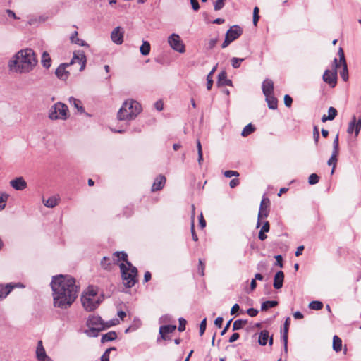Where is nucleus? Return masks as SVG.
Instances as JSON below:
<instances>
[{
	"label": "nucleus",
	"instance_id": "nucleus-1",
	"mask_svg": "<svg viewBox=\"0 0 361 361\" xmlns=\"http://www.w3.org/2000/svg\"><path fill=\"white\" fill-rule=\"evenodd\" d=\"M51 287L55 307L68 309L78 297L79 288L75 285V279L71 276L61 274L53 276Z\"/></svg>",
	"mask_w": 361,
	"mask_h": 361
},
{
	"label": "nucleus",
	"instance_id": "nucleus-2",
	"mask_svg": "<svg viewBox=\"0 0 361 361\" xmlns=\"http://www.w3.org/2000/svg\"><path fill=\"white\" fill-rule=\"evenodd\" d=\"M37 63L35 52L31 49L19 51L9 61L11 70L20 73H27L33 70Z\"/></svg>",
	"mask_w": 361,
	"mask_h": 361
},
{
	"label": "nucleus",
	"instance_id": "nucleus-3",
	"mask_svg": "<svg viewBox=\"0 0 361 361\" xmlns=\"http://www.w3.org/2000/svg\"><path fill=\"white\" fill-rule=\"evenodd\" d=\"M142 111L140 103L133 99H128L123 103L117 114L120 121L134 120Z\"/></svg>",
	"mask_w": 361,
	"mask_h": 361
},
{
	"label": "nucleus",
	"instance_id": "nucleus-4",
	"mask_svg": "<svg viewBox=\"0 0 361 361\" xmlns=\"http://www.w3.org/2000/svg\"><path fill=\"white\" fill-rule=\"evenodd\" d=\"M102 301V296L98 295L97 288L89 286L81 297V302L86 311L91 312L98 307Z\"/></svg>",
	"mask_w": 361,
	"mask_h": 361
},
{
	"label": "nucleus",
	"instance_id": "nucleus-5",
	"mask_svg": "<svg viewBox=\"0 0 361 361\" xmlns=\"http://www.w3.org/2000/svg\"><path fill=\"white\" fill-rule=\"evenodd\" d=\"M114 324L115 323L113 322L104 323L99 316L90 315L87 320V326L89 327V329L85 331V334L90 337H96L99 331Z\"/></svg>",
	"mask_w": 361,
	"mask_h": 361
},
{
	"label": "nucleus",
	"instance_id": "nucleus-6",
	"mask_svg": "<svg viewBox=\"0 0 361 361\" xmlns=\"http://www.w3.org/2000/svg\"><path fill=\"white\" fill-rule=\"evenodd\" d=\"M121 277L124 284L128 288H131L137 283V269L130 262L127 264L121 263L119 264Z\"/></svg>",
	"mask_w": 361,
	"mask_h": 361
},
{
	"label": "nucleus",
	"instance_id": "nucleus-7",
	"mask_svg": "<svg viewBox=\"0 0 361 361\" xmlns=\"http://www.w3.org/2000/svg\"><path fill=\"white\" fill-rule=\"evenodd\" d=\"M68 106L61 102H56L49 110L48 117L51 120H66L68 118Z\"/></svg>",
	"mask_w": 361,
	"mask_h": 361
},
{
	"label": "nucleus",
	"instance_id": "nucleus-8",
	"mask_svg": "<svg viewBox=\"0 0 361 361\" xmlns=\"http://www.w3.org/2000/svg\"><path fill=\"white\" fill-rule=\"evenodd\" d=\"M168 43L175 51L183 53L185 51V45L183 44L178 35L173 33L168 37Z\"/></svg>",
	"mask_w": 361,
	"mask_h": 361
},
{
	"label": "nucleus",
	"instance_id": "nucleus-9",
	"mask_svg": "<svg viewBox=\"0 0 361 361\" xmlns=\"http://www.w3.org/2000/svg\"><path fill=\"white\" fill-rule=\"evenodd\" d=\"M322 78L326 83L329 84L331 87H334L337 83V71L336 69L332 71L326 70Z\"/></svg>",
	"mask_w": 361,
	"mask_h": 361
},
{
	"label": "nucleus",
	"instance_id": "nucleus-10",
	"mask_svg": "<svg viewBox=\"0 0 361 361\" xmlns=\"http://www.w3.org/2000/svg\"><path fill=\"white\" fill-rule=\"evenodd\" d=\"M269 200L268 198H263L261 201L259 210V219H265L268 216L269 213Z\"/></svg>",
	"mask_w": 361,
	"mask_h": 361
},
{
	"label": "nucleus",
	"instance_id": "nucleus-11",
	"mask_svg": "<svg viewBox=\"0 0 361 361\" xmlns=\"http://www.w3.org/2000/svg\"><path fill=\"white\" fill-rule=\"evenodd\" d=\"M361 129V119L357 121L356 117L354 116L349 123L347 132L349 134L355 132V136H357Z\"/></svg>",
	"mask_w": 361,
	"mask_h": 361
},
{
	"label": "nucleus",
	"instance_id": "nucleus-12",
	"mask_svg": "<svg viewBox=\"0 0 361 361\" xmlns=\"http://www.w3.org/2000/svg\"><path fill=\"white\" fill-rule=\"evenodd\" d=\"M243 33V29L238 25H233L226 32V36L232 42L238 39Z\"/></svg>",
	"mask_w": 361,
	"mask_h": 361
},
{
	"label": "nucleus",
	"instance_id": "nucleus-13",
	"mask_svg": "<svg viewBox=\"0 0 361 361\" xmlns=\"http://www.w3.org/2000/svg\"><path fill=\"white\" fill-rule=\"evenodd\" d=\"M76 62L81 65L80 71H82L85 68L86 64V56L83 51H78L77 52H74L73 57L71 61V64L75 63Z\"/></svg>",
	"mask_w": 361,
	"mask_h": 361
},
{
	"label": "nucleus",
	"instance_id": "nucleus-14",
	"mask_svg": "<svg viewBox=\"0 0 361 361\" xmlns=\"http://www.w3.org/2000/svg\"><path fill=\"white\" fill-rule=\"evenodd\" d=\"M10 185L16 190H23L27 188V182L22 177H17L10 181Z\"/></svg>",
	"mask_w": 361,
	"mask_h": 361
},
{
	"label": "nucleus",
	"instance_id": "nucleus-15",
	"mask_svg": "<svg viewBox=\"0 0 361 361\" xmlns=\"http://www.w3.org/2000/svg\"><path fill=\"white\" fill-rule=\"evenodd\" d=\"M111 39L116 44H121L123 43V32H121L120 27H117L113 30L111 33Z\"/></svg>",
	"mask_w": 361,
	"mask_h": 361
},
{
	"label": "nucleus",
	"instance_id": "nucleus-16",
	"mask_svg": "<svg viewBox=\"0 0 361 361\" xmlns=\"http://www.w3.org/2000/svg\"><path fill=\"white\" fill-rule=\"evenodd\" d=\"M269 341V345H271L273 344V338H269V331L267 330H262L259 335L258 338L259 344L261 345H266Z\"/></svg>",
	"mask_w": 361,
	"mask_h": 361
},
{
	"label": "nucleus",
	"instance_id": "nucleus-17",
	"mask_svg": "<svg viewBox=\"0 0 361 361\" xmlns=\"http://www.w3.org/2000/svg\"><path fill=\"white\" fill-rule=\"evenodd\" d=\"M68 66V63H61L56 68L55 74L60 80H66L68 78L69 73L66 71V68Z\"/></svg>",
	"mask_w": 361,
	"mask_h": 361
},
{
	"label": "nucleus",
	"instance_id": "nucleus-18",
	"mask_svg": "<svg viewBox=\"0 0 361 361\" xmlns=\"http://www.w3.org/2000/svg\"><path fill=\"white\" fill-rule=\"evenodd\" d=\"M290 323V317H287L284 322V332L283 335L281 336V338L283 342V347H284V352L285 353H288V328Z\"/></svg>",
	"mask_w": 361,
	"mask_h": 361
},
{
	"label": "nucleus",
	"instance_id": "nucleus-19",
	"mask_svg": "<svg viewBox=\"0 0 361 361\" xmlns=\"http://www.w3.org/2000/svg\"><path fill=\"white\" fill-rule=\"evenodd\" d=\"M165 183H166L165 176H162V175H159V176H157L155 178V180L154 181V183L152 187V191L155 192V191L161 190L162 188L164 187Z\"/></svg>",
	"mask_w": 361,
	"mask_h": 361
},
{
	"label": "nucleus",
	"instance_id": "nucleus-20",
	"mask_svg": "<svg viewBox=\"0 0 361 361\" xmlns=\"http://www.w3.org/2000/svg\"><path fill=\"white\" fill-rule=\"evenodd\" d=\"M263 94L265 95L274 94V82L269 79H266L262 86Z\"/></svg>",
	"mask_w": 361,
	"mask_h": 361
},
{
	"label": "nucleus",
	"instance_id": "nucleus-21",
	"mask_svg": "<svg viewBox=\"0 0 361 361\" xmlns=\"http://www.w3.org/2000/svg\"><path fill=\"white\" fill-rule=\"evenodd\" d=\"M217 85L219 86H224V85L231 86L232 85V81L227 78V75H226V71H221L218 75Z\"/></svg>",
	"mask_w": 361,
	"mask_h": 361
},
{
	"label": "nucleus",
	"instance_id": "nucleus-22",
	"mask_svg": "<svg viewBox=\"0 0 361 361\" xmlns=\"http://www.w3.org/2000/svg\"><path fill=\"white\" fill-rule=\"evenodd\" d=\"M284 280V274L282 271H279L274 276V287L276 289H279L283 286V283Z\"/></svg>",
	"mask_w": 361,
	"mask_h": 361
},
{
	"label": "nucleus",
	"instance_id": "nucleus-23",
	"mask_svg": "<svg viewBox=\"0 0 361 361\" xmlns=\"http://www.w3.org/2000/svg\"><path fill=\"white\" fill-rule=\"evenodd\" d=\"M127 258H128V255L125 252H123V251L116 252L113 254L112 262H113V264H116L120 260H123L126 262L125 264H127V262H128Z\"/></svg>",
	"mask_w": 361,
	"mask_h": 361
},
{
	"label": "nucleus",
	"instance_id": "nucleus-24",
	"mask_svg": "<svg viewBox=\"0 0 361 361\" xmlns=\"http://www.w3.org/2000/svg\"><path fill=\"white\" fill-rule=\"evenodd\" d=\"M14 286L8 283L6 286L0 285V300L5 298L13 290Z\"/></svg>",
	"mask_w": 361,
	"mask_h": 361
},
{
	"label": "nucleus",
	"instance_id": "nucleus-25",
	"mask_svg": "<svg viewBox=\"0 0 361 361\" xmlns=\"http://www.w3.org/2000/svg\"><path fill=\"white\" fill-rule=\"evenodd\" d=\"M47 355L46 354L45 350L42 345V341H39L36 349V356L38 361L42 360Z\"/></svg>",
	"mask_w": 361,
	"mask_h": 361
},
{
	"label": "nucleus",
	"instance_id": "nucleus-26",
	"mask_svg": "<svg viewBox=\"0 0 361 361\" xmlns=\"http://www.w3.org/2000/svg\"><path fill=\"white\" fill-rule=\"evenodd\" d=\"M269 229H270V225H269V221H265L263 224V225L261 228V230L259 231V234H258V238L260 240L263 241L267 238V236L265 235V233L269 232Z\"/></svg>",
	"mask_w": 361,
	"mask_h": 361
},
{
	"label": "nucleus",
	"instance_id": "nucleus-27",
	"mask_svg": "<svg viewBox=\"0 0 361 361\" xmlns=\"http://www.w3.org/2000/svg\"><path fill=\"white\" fill-rule=\"evenodd\" d=\"M265 99L270 109H276L277 108V99L274 94L265 95Z\"/></svg>",
	"mask_w": 361,
	"mask_h": 361
},
{
	"label": "nucleus",
	"instance_id": "nucleus-28",
	"mask_svg": "<svg viewBox=\"0 0 361 361\" xmlns=\"http://www.w3.org/2000/svg\"><path fill=\"white\" fill-rule=\"evenodd\" d=\"M69 102L71 105H73L80 113H84L85 109L82 105V102L80 100L75 99L73 97L69 98Z\"/></svg>",
	"mask_w": 361,
	"mask_h": 361
},
{
	"label": "nucleus",
	"instance_id": "nucleus-29",
	"mask_svg": "<svg viewBox=\"0 0 361 361\" xmlns=\"http://www.w3.org/2000/svg\"><path fill=\"white\" fill-rule=\"evenodd\" d=\"M41 63L43 67L49 68L51 65V59L47 51H44L42 55Z\"/></svg>",
	"mask_w": 361,
	"mask_h": 361
},
{
	"label": "nucleus",
	"instance_id": "nucleus-30",
	"mask_svg": "<svg viewBox=\"0 0 361 361\" xmlns=\"http://www.w3.org/2000/svg\"><path fill=\"white\" fill-rule=\"evenodd\" d=\"M117 338V334L115 331H109L105 334H103L101 338L102 343H106L108 341H114Z\"/></svg>",
	"mask_w": 361,
	"mask_h": 361
},
{
	"label": "nucleus",
	"instance_id": "nucleus-31",
	"mask_svg": "<svg viewBox=\"0 0 361 361\" xmlns=\"http://www.w3.org/2000/svg\"><path fill=\"white\" fill-rule=\"evenodd\" d=\"M78 32L75 31L73 33H72L70 39L72 43H75L76 44H78L82 47H86L88 46V44L82 39H80L78 37Z\"/></svg>",
	"mask_w": 361,
	"mask_h": 361
},
{
	"label": "nucleus",
	"instance_id": "nucleus-32",
	"mask_svg": "<svg viewBox=\"0 0 361 361\" xmlns=\"http://www.w3.org/2000/svg\"><path fill=\"white\" fill-rule=\"evenodd\" d=\"M333 349L336 352H340L342 349V341L338 336L333 338Z\"/></svg>",
	"mask_w": 361,
	"mask_h": 361
},
{
	"label": "nucleus",
	"instance_id": "nucleus-33",
	"mask_svg": "<svg viewBox=\"0 0 361 361\" xmlns=\"http://www.w3.org/2000/svg\"><path fill=\"white\" fill-rule=\"evenodd\" d=\"M176 329V325H164L159 328V334L164 333L165 334L173 332Z\"/></svg>",
	"mask_w": 361,
	"mask_h": 361
},
{
	"label": "nucleus",
	"instance_id": "nucleus-34",
	"mask_svg": "<svg viewBox=\"0 0 361 361\" xmlns=\"http://www.w3.org/2000/svg\"><path fill=\"white\" fill-rule=\"evenodd\" d=\"M113 264L112 259L108 257H104L101 260V267L106 270H110Z\"/></svg>",
	"mask_w": 361,
	"mask_h": 361
},
{
	"label": "nucleus",
	"instance_id": "nucleus-35",
	"mask_svg": "<svg viewBox=\"0 0 361 361\" xmlns=\"http://www.w3.org/2000/svg\"><path fill=\"white\" fill-rule=\"evenodd\" d=\"M278 305V302L275 300H267L264 302L261 306L262 311H267L269 308L276 307Z\"/></svg>",
	"mask_w": 361,
	"mask_h": 361
},
{
	"label": "nucleus",
	"instance_id": "nucleus-36",
	"mask_svg": "<svg viewBox=\"0 0 361 361\" xmlns=\"http://www.w3.org/2000/svg\"><path fill=\"white\" fill-rule=\"evenodd\" d=\"M255 130V127L251 124L249 123L247 126H245V128L243 129L241 135L243 137H247L251 133H252Z\"/></svg>",
	"mask_w": 361,
	"mask_h": 361
},
{
	"label": "nucleus",
	"instance_id": "nucleus-37",
	"mask_svg": "<svg viewBox=\"0 0 361 361\" xmlns=\"http://www.w3.org/2000/svg\"><path fill=\"white\" fill-rule=\"evenodd\" d=\"M44 204L48 208H53L58 204V199L56 197H51L48 200H43Z\"/></svg>",
	"mask_w": 361,
	"mask_h": 361
},
{
	"label": "nucleus",
	"instance_id": "nucleus-38",
	"mask_svg": "<svg viewBox=\"0 0 361 361\" xmlns=\"http://www.w3.org/2000/svg\"><path fill=\"white\" fill-rule=\"evenodd\" d=\"M150 49V44L147 41H143V43L140 48V53L144 56H147L149 54Z\"/></svg>",
	"mask_w": 361,
	"mask_h": 361
},
{
	"label": "nucleus",
	"instance_id": "nucleus-39",
	"mask_svg": "<svg viewBox=\"0 0 361 361\" xmlns=\"http://www.w3.org/2000/svg\"><path fill=\"white\" fill-rule=\"evenodd\" d=\"M342 66V71L340 72L341 77L344 81H347L348 80V66L347 63H341Z\"/></svg>",
	"mask_w": 361,
	"mask_h": 361
},
{
	"label": "nucleus",
	"instance_id": "nucleus-40",
	"mask_svg": "<svg viewBox=\"0 0 361 361\" xmlns=\"http://www.w3.org/2000/svg\"><path fill=\"white\" fill-rule=\"evenodd\" d=\"M247 324L246 320L243 319H237L233 322V331H236L242 329L244 325Z\"/></svg>",
	"mask_w": 361,
	"mask_h": 361
},
{
	"label": "nucleus",
	"instance_id": "nucleus-41",
	"mask_svg": "<svg viewBox=\"0 0 361 361\" xmlns=\"http://www.w3.org/2000/svg\"><path fill=\"white\" fill-rule=\"evenodd\" d=\"M323 303L320 301H312L309 304V308L314 310H319L322 309Z\"/></svg>",
	"mask_w": 361,
	"mask_h": 361
},
{
	"label": "nucleus",
	"instance_id": "nucleus-42",
	"mask_svg": "<svg viewBox=\"0 0 361 361\" xmlns=\"http://www.w3.org/2000/svg\"><path fill=\"white\" fill-rule=\"evenodd\" d=\"M8 198V194H6V193L0 194V210H2L5 208Z\"/></svg>",
	"mask_w": 361,
	"mask_h": 361
},
{
	"label": "nucleus",
	"instance_id": "nucleus-43",
	"mask_svg": "<svg viewBox=\"0 0 361 361\" xmlns=\"http://www.w3.org/2000/svg\"><path fill=\"white\" fill-rule=\"evenodd\" d=\"M244 61L243 58L233 57L231 59V65L233 68H238L240 66L241 63Z\"/></svg>",
	"mask_w": 361,
	"mask_h": 361
},
{
	"label": "nucleus",
	"instance_id": "nucleus-44",
	"mask_svg": "<svg viewBox=\"0 0 361 361\" xmlns=\"http://www.w3.org/2000/svg\"><path fill=\"white\" fill-rule=\"evenodd\" d=\"M338 111L334 107H329L328 109V118L329 121H332L337 116Z\"/></svg>",
	"mask_w": 361,
	"mask_h": 361
},
{
	"label": "nucleus",
	"instance_id": "nucleus-45",
	"mask_svg": "<svg viewBox=\"0 0 361 361\" xmlns=\"http://www.w3.org/2000/svg\"><path fill=\"white\" fill-rule=\"evenodd\" d=\"M337 160H338L337 157H336L334 156H332V155L331 156V157L328 160V162H327L328 165H329V166L332 165L333 166V169L331 170V174H333L334 172V169H335V168L336 166Z\"/></svg>",
	"mask_w": 361,
	"mask_h": 361
},
{
	"label": "nucleus",
	"instance_id": "nucleus-46",
	"mask_svg": "<svg viewBox=\"0 0 361 361\" xmlns=\"http://www.w3.org/2000/svg\"><path fill=\"white\" fill-rule=\"evenodd\" d=\"M319 178L316 173H312L308 178V183L314 185L319 182Z\"/></svg>",
	"mask_w": 361,
	"mask_h": 361
},
{
	"label": "nucleus",
	"instance_id": "nucleus-47",
	"mask_svg": "<svg viewBox=\"0 0 361 361\" xmlns=\"http://www.w3.org/2000/svg\"><path fill=\"white\" fill-rule=\"evenodd\" d=\"M259 8L258 7H255L253 10V24L254 25H257V22L259 21Z\"/></svg>",
	"mask_w": 361,
	"mask_h": 361
},
{
	"label": "nucleus",
	"instance_id": "nucleus-48",
	"mask_svg": "<svg viewBox=\"0 0 361 361\" xmlns=\"http://www.w3.org/2000/svg\"><path fill=\"white\" fill-rule=\"evenodd\" d=\"M224 6V0H216V2L214 3V8L215 11H219L222 9Z\"/></svg>",
	"mask_w": 361,
	"mask_h": 361
},
{
	"label": "nucleus",
	"instance_id": "nucleus-49",
	"mask_svg": "<svg viewBox=\"0 0 361 361\" xmlns=\"http://www.w3.org/2000/svg\"><path fill=\"white\" fill-rule=\"evenodd\" d=\"M111 350H116L115 348L107 349L101 357V361H109V353Z\"/></svg>",
	"mask_w": 361,
	"mask_h": 361
},
{
	"label": "nucleus",
	"instance_id": "nucleus-50",
	"mask_svg": "<svg viewBox=\"0 0 361 361\" xmlns=\"http://www.w3.org/2000/svg\"><path fill=\"white\" fill-rule=\"evenodd\" d=\"M207 319L204 318L200 324V335L202 336L206 330Z\"/></svg>",
	"mask_w": 361,
	"mask_h": 361
},
{
	"label": "nucleus",
	"instance_id": "nucleus-51",
	"mask_svg": "<svg viewBox=\"0 0 361 361\" xmlns=\"http://www.w3.org/2000/svg\"><path fill=\"white\" fill-rule=\"evenodd\" d=\"M179 326H178V331H183L185 329V325H186V320L184 318H179Z\"/></svg>",
	"mask_w": 361,
	"mask_h": 361
},
{
	"label": "nucleus",
	"instance_id": "nucleus-52",
	"mask_svg": "<svg viewBox=\"0 0 361 361\" xmlns=\"http://www.w3.org/2000/svg\"><path fill=\"white\" fill-rule=\"evenodd\" d=\"M204 267H205V265L202 261V259H199V267H198V272L199 274L201 275V276H204Z\"/></svg>",
	"mask_w": 361,
	"mask_h": 361
},
{
	"label": "nucleus",
	"instance_id": "nucleus-53",
	"mask_svg": "<svg viewBox=\"0 0 361 361\" xmlns=\"http://www.w3.org/2000/svg\"><path fill=\"white\" fill-rule=\"evenodd\" d=\"M224 176L226 178H231V177H233V176H238L239 173L236 171L228 170V171H226L224 172Z\"/></svg>",
	"mask_w": 361,
	"mask_h": 361
},
{
	"label": "nucleus",
	"instance_id": "nucleus-54",
	"mask_svg": "<svg viewBox=\"0 0 361 361\" xmlns=\"http://www.w3.org/2000/svg\"><path fill=\"white\" fill-rule=\"evenodd\" d=\"M313 138H314V142L317 145L319 139V133L318 128L317 126L314 127Z\"/></svg>",
	"mask_w": 361,
	"mask_h": 361
},
{
	"label": "nucleus",
	"instance_id": "nucleus-55",
	"mask_svg": "<svg viewBox=\"0 0 361 361\" xmlns=\"http://www.w3.org/2000/svg\"><path fill=\"white\" fill-rule=\"evenodd\" d=\"M293 103V99L288 94L284 96V104L287 107L291 106Z\"/></svg>",
	"mask_w": 361,
	"mask_h": 361
},
{
	"label": "nucleus",
	"instance_id": "nucleus-56",
	"mask_svg": "<svg viewBox=\"0 0 361 361\" xmlns=\"http://www.w3.org/2000/svg\"><path fill=\"white\" fill-rule=\"evenodd\" d=\"M212 76L213 75H212L210 74H208L207 76V88L208 90H211L212 85H213Z\"/></svg>",
	"mask_w": 361,
	"mask_h": 361
},
{
	"label": "nucleus",
	"instance_id": "nucleus-57",
	"mask_svg": "<svg viewBox=\"0 0 361 361\" xmlns=\"http://www.w3.org/2000/svg\"><path fill=\"white\" fill-rule=\"evenodd\" d=\"M338 55L340 58V63H345L346 62L345 59L344 52L342 48H339L338 49Z\"/></svg>",
	"mask_w": 361,
	"mask_h": 361
},
{
	"label": "nucleus",
	"instance_id": "nucleus-58",
	"mask_svg": "<svg viewBox=\"0 0 361 361\" xmlns=\"http://www.w3.org/2000/svg\"><path fill=\"white\" fill-rule=\"evenodd\" d=\"M191 233H192V237L193 240L197 241L198 237L195 231V224H194L193 221L191 223Z\"/></svg>",
	"mask_w": 361,
	"mask_h": 361
},
{
	"label": "nucleus",
	"instance_id": "nucleus-59",
	"mask_svg": "<svg viewBox=\"0 0 361 361\" xmlns=\"http://www.w3.org/2000/svg\"><path fill=\"white\" fill-rule=\"evenodd\" d=\"M190 4L194 11H198L200 9V5L197 0H190Z\"/></svg>",
	"mask_w": 361,
	"mask_h": 361
},
{
	"label": "nucleus",
	"instance_id": "nucleus-60",
	"mask_svg": "<svg viewBox=\"0 0 361 361\" xmlns=\"http://www.w3.org/2000/svg\"><path fill=\"white\" fill-rule=\"evenodd\" d=\"M258 310L257 309H255V308H249L247 310V313L248 314V315H250V317H255L257 316V314H258Z\"/></svg>",
	"mask_w": 361,
	"mask_h": 361
},
{
	"label": "nucleus",
	"instance_id": "nucleus-61",
	"mask_svg": "<svg viewBox=\"0 0 361 361\" xmlns=\"http://www.w3.org/2000/svg\"><path fill=\"white\" fill-rule=\"evenodd\" d=\"M199 224H200V226L202 228H204L206 226V221H205L202 213L200 214V217H199Z\"/></svg>",
	"mask_w": 361,
	"mask_h": 361
},
{
	"label": "nucleus",
	"instance_id": "nucleus-62",
	"mask_svg": "<svg viewBox=\"0 0 361 361\" xmlns=\"http://www.w3.org/2000/svg\"><path fill=\"white\" fill-rule=\"evenodd\" d=\"M240 337V335L238 333H234L231 335V336L229 338V342L230 343H233L235 342V341H237Z\"/></svg>",
	"mask_w": 361,
	"mask_h": 361
},
{
	"label": "nucleus",
	"instance_id": "nucleus-63",
	"mask_svg": "<svg viewBox=\"0 0 361 361\" xmlns=\"http://www.w3.org/2000/svg\"><path fill=\"white\" fill-rule=\"evenodd\" d=\"M217 39H211L209 40V42H208V48L209 49H212L215 47V45L217 43Z\"/></svg>",
	"mask_w": 361,
	"mask_h": 361
},
{
	"label": "nucleus",
	"instance_id": "nucleus-64",
	"mask_svg": "<svg viewBox=\"0 0 361 361\" xmlns=\"http://www.w3.org/2000/svg\"><path fill=\"white\" fill-rule=\"evenodd\" d=\"M239 184V180L237 178L232 179L230 181L229 185L231 188L236 187Z\"/></svg>",
	"mask_w": 361,
	"mask_h": 361
}]
</instances>
